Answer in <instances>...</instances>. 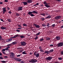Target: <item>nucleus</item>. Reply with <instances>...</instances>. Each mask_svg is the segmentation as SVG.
<instances>
[{
	"label": "nucleus",
	"mask_w": 63,
	"mask_h": 63,
	"mask_svg": "<svg viewBox=\"0 0 63 63\" xmlns=\"http://www.w3.org/2000/svg\"><path fill=\"white\" fill-rule=\"evenodd\" d=\"M38 11L37 12L36 11L34 10L33 11H32V12H29L28 13V14L30 16H35V15H34L32 14L34 13V14H38Z\"/></svg>",
	"instance_id": "f257e3e1"
},
{
	"label": "nucleus",
	"mask_w": 63,
	"mask_h": 63,
	"mask_svg": "<svg viewBox=\"0 0 63 63\" xmlns=\"http://www.w3.org/2000/svg\"><path fill=\"white\" fill-rule=\"evenodd\" d=\"M29 62L30 63H36V62H38V61L36 59H32L30 60L29 61Z\"/></svg>",
	"instance_id": "f03ea898"
},
{
	"label": "nucleus",
	"mask_w": 63,
	"mask_h": 63,
	"mask_svg": "<svg viewBox=\"0 0 63 63\" xmlns=\"http://www.w3.org/2000/svg\"><path fill=\"white\" fill-rule=\"evenodd\" d=\"M10 54L11 55L10 56V57H11V58H14L15 57H14V56H15L14 53L13 52H10Z\"/></svg>",
	"instance_id": "7ed1b4c3"
},
{
	"label": "nucleus",
	"mask_w": 63,
	"mask_h": 63,
	"mask_svg": "<svg viewBox=\"0 0 63 63\" xmlns=\"http://www.w3.org/2000/svg\"><path fill=\"white\" fill-rule=\"evenodd\" d=\"M52 59V57H48L45 59L46 60H48V61H50Z\"/></svg>",
	"instance_id": "20e7f679"
},
{
	"label": "nucleus",
	"mask_w": 63,
	"mask_h": 63,
	"mask_svg": "<svg viewBox=\"0 0 63 63\" xmlns=\"http://www.w3.org/2000/svg\"><path fill=\"white\" fill-rule=\"evenodd\" d=\"M61 17V16H56L55 17V19L56 20H58V19H60Z\"/></svg>",
	"instance_id": "39448f33"
},
{
	"label": "nucleus",
	"mask_w": 63,
	"mask_h": 63,
	"mask_svg": "<svg viewBox=\"0 0 63 63\" xmlns=\"http://www.w3.org/2000/svg\"><path fill=\"white\" fill-rule=\"evenodd\" d=\"M63 46V42H61L58 44L57 46L58 47H62Z\"/></svg>",
	"instance_id": "423d86ee"
},
{
	"label": "nucleus",
	"mask_w": 63,
	"mask_h": 63,
	"mask_svg": "<svg viewBox=\"0 0 63 63\" xmlns=\"http://www.w3.org/2000/svg\"><path fill=\"white\" fill-rule=\"evenodd\" d=\"M21 46H26V43L25 42H21Z\"/></svg>",
	"instance_id": "0eeeda50"
},
{
	"label": "nucleus",
	"mask_w": 63,
	"mask_h": 63,
	"mask_svg": "<svg viewBox=\"0 0 63 63\" xmlns=\"http://www.w3.org/2000/svg\"><path fill=\"white\" fill-rule=\"evenodd\" d=\"M33 24L34 26H35V27H36V28H39V27H40V26L38 25L37 24Z\"/></svg>",
	"instance_id": "6e6552de"
},
{
	"label": "nucleus",
	"mask_w": 63,
	"mask_h": 63,
	"mask_svg": "<svg viewBox=\"0 0 63 63\" xmlns=\"http://www.w3.org/2000/svg\"><path fill=\"white\" fill-rule=\"evenodd\" d=\"M2 10L3 11V14H5V13H6V8L5 7L4 8H2Z\"/></svg>",
	"instance_id": "1a4fd4ad"
},
{
	"label": "nucleus",
	"mask_w": 63,
	"mask_h": 63,
	"mask_svg": "<svg viewBox=\"0 0 63 63\" xmlns=\"http://www.w3.org/2000/svg\"><path fill=\"white\" fill-rule=\"evenodd\" d=\"M23 8V7L21 6L19 7L17 9V10H18V11H22V10Z\"/></svg>",
	"instance_id": "9d476101"
},
{
	"label": "nucleus",
	"mask_w": 63,
	"mask_h": 63,
	"mask_svg": "<svg viewBox=\"0 0 63 63\" xmlns=\"http://www.w3.org/2000/svg\"><path fill=\"white\" fill-rule=\"evenodd\" d=\"M55 38L58 41H59L61 39V37L59 36H57Z\"/></svg>",
	"instance_id": "9b49d317"
},
{
	"label": "nucleus",
	"mask_w": 63,
	"mask_h": 63,
	"mask_svg": "<svg viewBox=\"0 0 63 63\" xmlns=\"http://www.w3.org/2000/svg\"><path fill=\"white\" fill-rule=\"evenodd\" d=\"M32 1V0H27V2L28 3H31Z\"/></svg>",
	"instance_id": "f8f14e48"
},
{
	"label": "nucleus",
	"mask_w": 63,
	"mask_h": 63,
	"mask_svg": "<svg viewBox=\"0 0 63 63\" xmlns=\"http://www.w3.org/2000/svg\"><path fill=\"white\" fill-rule=\"evenodd\" d=\"M0 29H2V30H4L5 29H6V27L2 26L0 27Z\"/></svg>",
	"instance_id": "ddd939ff"
},
{
	"label": "nucleus",
	"mask_w": 63,
	"mask_h": 63,
	"mask_svg": "<svg viewBox=\"0 0 63 63\" xmlns=\"http://www.w3.org/2000/svg\"><path fill=\"white\" fill-rule=\"evenodd\" d=\"M45 53H47V54H49L50 53V51H47L45 52Z\"/></svg>",
	"instance_id": "4468645a"
},
{
	"label": "nucleus",
	"mask_w": 63,
	"mask_h": 63,
	"mask_svg": "<svg viewBox=\"0 0 63 63\" xmlns=\"http://www.w3.org/2000/svg\"><path fill=\"white\" fill-rule=\"evenodd\" d=\"M45 6L47 7V8H50V6L47 4H45Z\"/></svg>",
	"instance_id": "2eb2a0df"
},
{
	"label": "nucleus",
	"mask_w": 63,
	"mask_h": 63,
	"mask_svg": "<svg viewBox=\"0 0 63 63\" xmlns=\"http://www.w3.org/2000/svg\"><path fill=\"white\" fill-rule=\"evenodd\" d=\"M12 40V39H9L6 40V42H10Z\"/></svg>",
	"instance_id": "dca6fc26"
},
{
	"label": "nucleus",
	"mask_w": 63,
	"mask_h": 63,
	"mask_svg": "<svg viewBox=\"0 0 63 63\" xmlns=\"http://www.w3.org/2000/svg\"><path fill=\"white\" fill-rule=\"evenodd\" d=\"M22 3H23L24 4V5H27V4H28L27 3V2H22Z\"/></svg>",
	"instance_id": "f3484780"
},
{
	"label": "nucleus",
	"mask_w": 63,
	"mask_h": 63,
	"mask_svg": "<svg viewBox=\"0 0 63 63\" xmlns=\"http://www.w3.org/2000/svg\"><path fill=\"white\" fill-rule=\"evenodd\" d=\"M19 37H20V38L21 39H22L23 38H24L25 37V36L23 35H22L21 36H18Z\"/></svg>",
	"instance_id": "a211bd4d"
},
{
	"label": "nucleus",
	"mask_w": 63,
	"mask_h": 63,
	"mask_svg": "<svg viewBox=\"0 0 63 63\" xmlns=\"http://www.w3.org/2000/svg\"><path fill=\"white\" fill-rule=\"evenodd\" d=\"M17 44V42H13L12 43V44L14 45H16Z\"/></svg>",
	"instance_id": "6ab92c4d"
},
{
	"label": "nucleus",
	"mask_w": 63,
	"mask_h": 63,
	"mask_svg": "<svg viewBox=\"0 0 63 63\" xmlns=\"http://www.w3.org/2000/svg\"><path fill=\"white\" fill-rule=\"evenodd\" d=\"M16 16H19L20 15V14L17 13H16Z\"/></svg>",
	"instance_id": "aec40b11"
},
{
	"label": "nucleus",
	"mask_w": 63,
	"mask_h": 63,
	"mask_svg": "<svg viewBox=\"0 0 63 63\" xmlns=\"http://www.w3.org/2000/svg\"><path fill=\"white\" fill-rule=\"evenodd\" d=\"M18 36H19L17 35H15L14 36H13V38H16V37Z\"/></svg>",
	"instance_id": "412c9836"
},
{
	"label": "nucleus",
	"mask_w": 63,
	"mask_h": 63,
	"mask_svg": "<svg viewBox=\"0 0 63 63\" xmlns=\"http://www.w3.org/2000/svg\"><path fill=\"white\" fill-rule=\"evenodd\" d=\"M36 56V57H39V53H37Z\"/></svg>",
	"instance_id": "4be33fe9"
},
{
	"label": "nucleus",
	"mask_w": 63,
	"mask_h": 63,
	"mask_svg": "<svg viewBox=\"0 0 63 63\" xmlns=\"http://www.w3.org/2000/svg\"><path fill=\"white\" fill-rule=\"evenodd\" d=\"M7 20L9 22H11V19H7Z\"/></svg>",
	"instance_id": "5701e85b"
},
{
	"label": "nucleus",
	"mask_w": 63,
	"mask_h": 63,
	"mask_svg": "<svg viewBox=\"0 0 63 63\" xmlns=\"http://www.w3.org/2000/svg\"><path fill=\"white\" fill-rule=\"evenodd\" d=\"M37 54V52H34V56H36Z\"/></svg>",
	"instance_id": "b1692460"
},
{
	"label": "nucleus",
	"mask_w": 63,
	"mask_h": 63,
	"mask_svg": "<svg viewBox=\"0 0 63 63\" xmlns=\"http://www.w3.org/2000/svg\"><path fill=\"white\" fill-rule=\"evenodd\" d=\"M50 38H49V37H47L46 38L47 40V41L50 40Z\"/></svg>",
	"instance_id": "393cba45"
},
{
	"label": "nucleus",
	"mask_w": 63,
	"mask_h": 63,
	"mask_svg": "<svg viewBox=\"0 0 63 63\" xmlns=\"http://www.w3.org/2000/svg\"><path fill=\"white\" fill-rule=\"evenodd\" d=\"M22 53L23 54H27V53L25 52V51L23 52Z\"/></svg>",
	"instance_id": "a878e982"
},
{
	"label": "nucleus",
	"mask_w": 63,
	"mask_h": 63,
	"mask_svg": "<svg viewBox=\"0 0 63 63\" xmlns=\"http://www.w3.org/2000/svg\"><path fill=\"white\" fill-rule=\"evenodd\" d=\"M41 15H42V16H45V15H46V14H45L44 13H42L40 14Z\"/></svg>",
	"instance_id": "bb28decb"
},
{
	"label": "nucleus",
	"mask_w": 63,
	"mask_h": 63,
	"mask_svg": "<svg viewBox=\"0 0 63 63\" xmlns=\"http://www.w3.org/2000/svg\"><path fill=\"white\" fill-rule=\"evenodd\" d=\"M50 52H52L53 51V49H51L49 51Z\"/></svg>",
	"instance_id": "cd10ccee"
},
{
	"label": "nucleus",
	"mask_w": 63,
	"mask_h": 63,
	"mask_svg": "<svg viewBox=\"0 0 63 63\" xmlns=\"http://www.w3.org/2000/svg\"><path fill=\"white\" fill-rule=\"evenodd\" d=\"M21 60L20 59L18 58V59H17V61H20Z\"/></svg>",
	"instance_id": "c85d7f7f"
},
{
	"label": "nucleus",
	"mask_w": 63,
	"mask_h": 63,
	"mask_svg": "<svg viewBox=\"0 0 63 63\" xmlns=\"http://www.w3.org/2000/svg\"><path fill=\"white\" fill-rule=\"evenodd\" d=\"M51 16H49L47 17V18H51Z\"/></svg>",
	"instance_id": "c756f323"
},
{
	"label": "nucleus",
	"mask_w": 63,
	"mask_h": 63,
	"mask_svg": "<svg viewBox=\"0 0 63 63\" xmlns=\"http://www.w3.org/2000/svg\"><path fill=\"white\" fill-rule=\"evenodd\" d=\"M41 19H42L43 20V21H44L45 20V18H41Z\"/></svg>",
	"instance_id": "7c9ffc66"
},
{
	"label": "nucleus",
	"mask_w": 63,
	"mask_h": 63,
	"mask_svg": "<svg viewBox=\"0 0 63 63\" xmlns=\"http://www.w3.org/2000/svg\"><path fill=\"white\" fill-rule=\"evenodd\" d=\"M23 26H27V24H24L23 25Z\"/></svg>",
	"instance_id": "2f4dec72"
},
{
	"label": "nucleus",
	"mask_w": 63,
	"mask_h": 63,
	"mask_svg": "<svg viewBox=\"0 0 63 63\" xmlns=\"http://www.w3.org/2000/svg\"><path fill=\"white\" fill-rule=\"evenodd\" d=\"M1 62H2V63H6V62L4 61H1Z\"/></svg>",
	"instance_id": "473e14b6"
},
{
	"label": "nucleus",
	"mask_w": 63,
	"mask_h": 63,
	"mask_svg": "<svg viewBox=\"0 0 63 63\" xmlns=\"http://www.w3.org/2000/svg\"><path fill=\"white\" fill-rule=\"evenodd\" d=\"M43 3L44 4H45V5H46V4H47V2H46V1H44L43 2Z\"/></svg>",
	"instance_id": "72a5a7b5"
},
{
	"label": "nucleus",
	"mask_w": 63,
	"mask_h": 63,
	"mask_svg": "<svg viewBox=\"0 0 63 63\" xmlns=\"http://www.w3.org/2000/svg\"><path fill=\"white\" fill-rule=\"evenodd\" d=\"M55 24H54L52 25V26L53 27V28H54L55 27Z\"/></svg>",
	"instance_id": "f704fd0d"
},
{
	"label": "nucleus",
	"mask_w": 63,
	"mask_h": 63,
	"mask_svg": "<svg viewBox=\"0 0 63 63\" xmlns=\"http://www.w3.org/2000/svg\"><path fill=\"white\" fill-rule=\"evenodd\" d=\"M58 59H59V60H62V58H61V57L59 58H58Z\"/></svg>",
	"instance_id": "c9c22d12"
},
{
	"label": "nucleus",
	"mask_w": 63,
	"mask_h": 63,
	"mask_svg": "<svg viewBox=\"0 0 63 63\" xmlns=\"http://www.w3.org/2000/svg\"><path fill=\"white\" fill-rule=\"evenodd\" d=\"M41 33L40 32H39L38 33H37V34H36V35H38Z\"/></svg>",
	"instance_id": "e433bc0d"
},
{
	"label": "nucleus",
	"mask_w": 63,
	"mask_h": 63,
	"mask_svg": "<svg viewBox=\"0 0 63 63\" xmlns=\"http://www.w3.org/2000/svg\"><path fill=\"white\" fill-rule=\"evenodd\" d=\"M42 25L43 27H45V26H46V25H45V24H42Z\"/></svg>",
	"instance_id": "4c0bfd02"
},
{
	"label": "nucleus",
	"mask_w": 63,
	"mask_h": 63,
	"mask_svg": "<svg viewBox=\"0 0 63 63\" xmlns=\"http://www.w3.org/2000/svg\"><path fill=\"white\" fill-rule=\"evenodd\" d=\"M17 49L18 50H19V49H22V48H21V47L17 48Z\"/></svg>",
	"instance_id": "58836bf2"
},
{
	"label": "nucleus",
	"mask_w": 63,
	"mask_h": 63,
	"mask_svg": "<svg viewBox=\"0 0 63 63\" xmlns=\"http://www.w3.org/2000/svg\"><path fill=\"white\" fill-rule=\"evenodd\" d=\"M40 51H41V52H44V50H43V49H40Z\"/></svg>",
	"instance_id": "ea45409f"
},
{
	"label": "nucleus",
	"mask_w": 63,
	"mask_h": 63,
	"mask_svg": "<svg viewBox=\"0 0 63 63\" xmlns=\"http://www.w3.org/2000/svg\"><path fill=\"white\" fill-rule=\"evenodd\" d=\"M43 40H44V38H42L40 39V41H43Z\"/></svg>",
	"instance_id": "a19ab883"
},
{
	"label": "nucleus",
	"mask_w": 63,
	"mask_h": 63,
	"mask_svg": "<svg viewBox=\"0 0 63 63\" xmlns=\"http://www.w3.org/2000/svg\"><path fill=\"white\" fill-rule=\"evenodd\" d=\"M14 59L15 60H16V61H17L18 58H14Z\"/></svg>",
	"instance_id": "79ce46f5"
},
{
	"label": "nucleus",
	"mask_w": 63,
	"mask_h": 63,
	"mask_svg": "<svg viewBox=\"0 0 63 63\" xmlns=\"http://www.w3.org/2000/svg\"><path fill=\"white\" fill-rule=\"evenodd\" d=\"M61 54L62 55H63V51H61Z\"/></svg>",
	"instance_id": "37998d69"
},
{
	"label": "nucleus",
	"mask_w": 63,
	"mask_h": 63,
	"mask_svg": "<svg viewBox=\"0 0 63 63\" xmlns=\"http://www.w3.org/2000/svg\"><path fill=\"white\" fill-rule=\"evenodd\" d=\"M12 45L11 44H8L7 45V46H8V47L9 46H12Z\"/></svg>",
	"instance_id": "c03bdc74"
},
{
	"label": "nucleus",
	"mask_w": 63,
	"mask_h": 63,
	"mask_svg": "<svg viewBox=\"0 0 63 63\" xmlns=\"http://www.w3.org/2000/svg\"><path fill=\"white\" fill-rule=\"evenodd\" d=\"M38 37L37 36H36V37L35 38V40H37V39H38Z\"/></svg>",
	"instance_id": "a18cd8bd"
},
{
	"label": "nucleus",
	"mask_w": 63,
	"mask_h": 63,
	"mask_svg": "<svg viewBox=\"0 0 63 63\" xmlns=\"http://www.w3.org/2000/svg\"><path fill=\"white\" fill-rule=\"evenodd\" d=\"M0 59H3V58L2 56L1 57L0 56Z\"/></svg>",
	"instance_id": "49530a36"
},
{
	"label": "nucleus",
	"mask_w": 63,
	"mask_h": 63,
	"mask_svg": "<svg viewBox=\"0 0 63 63\" xmlns=\"http://www.w3.org/2000/svg\"><path fill=\"white\" fill-rule=\"evenodd\" d=\"M21 56V55H18L16 56L17 57H19V56Z\"/></svg>",
	"instance_id": "de8ad7c7"
},
{
	"label": "nucleus",
	"mask_w": 63,
	"mask_h": 63,
	"mask_svg": "<svg viewBox=\"0 0 63 63\" xmlns=\"http://www.w3.org/2000/svg\"><path fill=\"white\" fill-rule=\"evenodd\" d=\"M16 31L17 32H19L20 31L18 30H16Z\"/></svg>",
	"instance_id": "09e8293b"
},
{
	"label": "nucleus",
	"mask_w": 63,
	"mask_h": 63,
	"mask_svg": "<svg viewBox=\"0 0 63 63\" xmlns=\"http://www.w3.org/2000/svg\"><path fill=\"white\" fill-rule=\"evenodd\" d=\"M4 1H5V2H8V0H5Z\"/></svg>",
	"instance_id": "8fccbe9b"
},
{
	"label": "nucleus",
	"mask_w": 63,
	"mask_h": 63,
	"mask_svg": "<svg viewBox=\"0 0 63 63\" xmlns=\"http://www.w3.org/2000/svg\"><path fill=\"white\" fill-rule=\"evenodd\" d=\"M6 50V49H2V51H5Z\"/></svg>",
	"instance_id": "3c124183"
},
{
	"label": "nucleus",
	"mask_w": 63,
	"mask_h": 63,
	"mask_svg": "<svg viewBox=\"0 0 63 63\" xmlns=\"http://www.w3.org/2000/svg\"><path fill=\"white\" fill-rule=\"evenodd\" d=\"M53 45L52 44H51L50 45V47H53Z\"/></svg>",
	"instance_id": "603ef678"
},
{
	"label": "nucleus",
	"mask_w": 63,
	"mask_h": 63,
	"mask_svg": "<svg viewBox=\"0 0 63 63\" xmlns=\"http://www.w3.org/2000/svg\"><path fill=\"white\" fill-rule=\"evenodd\" d=\"M49 26V24L47 23V26Z\"/></svg>",
	"instance_id": "864d4df0"
},
{
	"label": "nucleus",
	"mask_w": 63,
	"mask_h": 63,
	"mask_svg": "<svg viewBox=\"0 0 63 63\" xmlns=\"http://www.w3.org/2000/svg\"><path fill=\"white\" fill-rule=\"evenodd\" d=\"M21 28H17V29H21Z\"/></svg>",
	"instance_id": "5fc2aeb1"
},
{
	"label": "nucleus",
	"mask_w": 63,
	"mask_h": 63,
	"mask_svg": "<svg viewBox=\"0 0 63 63\" xmlns=\"http://www.w3.org/2000/svg\"><path fill=\"white\" fill-rule=\"evenodd\" d=\"M21 49V50L20 51V52H22V51H23V49Z\"/></svg>",
	"instance_id": "6e6d98bb"
},
{
	"label": "nucleus",
	"mask_w": 63,
	"mask_h": 63,
	"mask_svg": "<svg viewBox=\"0 0 63 63\" xmlns=\"http://www.w3.org/2000/svg\"><path fill=\"white\" fill-rule=\"evenodd\" d=\"M18 26L19 27H21V25H18Z\"/></svg>",
	"instance_id": "4d7b16f0"
},
{
	"label": "nucleus",
	"mask_w": 63,
	"mask_h": 63,
	"mask_svg": "<svg viewBox=\"0 0 63 63\" xmlns=\"http://www.w3.org/2000/svg\"><path fill=\"white\" fill-rule=\"evenodd\" d=\"M7 48L8 49V48H10V47L8 46L7 47Z\"/></svg>",
	"instance_id": "13d9d810"
},
{
	"label": "nucleus",
	"mask_w": 63,
	"mask_h": 63,
	"mask_svg": "<svg viewBox=\"0 0 63 63\" xmlns=\"http://www.w3.org/2000/svg\"><path fill=\"white\" fill-rule=\"evenodd\" d=\"M8 13H9V14H12V12H11L10 11H9Z\"/></svg>",
	"instance_id": "bf43d9fd"
},
{
	"label": "nucleus",
	"mask_w": 63,
	"mask_h": 63,
	"mask_svg": "<svg viewBox=\"0 0 63 63\" xmlns=\"http://www.w3.org/2000/svg\"><path fill=\"white\" fill-rule=\"evenodd\" d=\"M63 28V25L62 26H61V28Z\"/></svg>",
	"instance_id": "052dcab7"
},
{
	"label": "nucleus",
	"mask_w": 63,
	"mask_h": 63,
	"mask_svg": "<svg viewBox=\"0 0 63 63\" xmlns=\"http://www.w3.org/2000/svg\"><path fill=\"white\" fill-rule=\"evenodd\" d=\"M5 49L6 50H8V49L7 48H5Z\"/></svg>",
	"instance_id": "680f3d73"
},
{
	"label": "nucleus",
	"mask_w": 63,
	"mask_h": 63,
	"mask_svg": "<svg viewBox=\"0 0 63 63\" xmlns=\"http://www.w3.org/2000/svg\"><path fill=\"white\" fill-rule=\"evenodd\" d=\"M0 20H1V21L3 22H4V20H3V19H0Z\"/></svg>",
	"instance_id": "e2e57ef3"
},
{
	"label": "nucleus",
	"mask_w": 63,
	"mask_h": 63,
	"mask_svg": "<svg viewBox=\"0 0 63 63\" xmlns=\"http://www.w3.org/2000/svg\"><path fill=\"white\" fill-rule=\"evenodd\" d=\"M39 49H40V50L41 49V48H42V47H39Z\"/></svg>",
	"instance_id": "0e129e2a"
},
{
	"label": "nucleus",
	"mask_w": 63,
	"mask_h": 63,
	"mask_svg": "<svg viewBox=\"0 0 63 63\" xmlns=\"http://www.w3.org/2000/svg\"><path fill=\"white\" fill-rule=\"evenodd\" d=\"M7 8H8V10H10V8H9V7H7Z\"/></svg>",
	"instance_id": "69168bd1"
},
{
	"label": "nucleus",
	"mask_w": 63,
	"mask_h": 63,
	"mask_svg": "<svg viewBox=\"0 0 63 63\" xmlns=\"http://www.w3.org/2000/svg\"><path fill=\"white\" fill-rule=\"evenodd\" d=\"M20 62L21 63H24V62H23V61H20Z\"/></svg>",
	"instance_id": "338daca9"
},
{
	"label": "nucleus",
	"mask_w": 63,
	"mask_h": 63,
	"mask_svg": "<svg viewBox=\"0 0 63 63\" xmlns=\"http://www.w3.org/2000/svg\"><path fill=\"white\" fill-rule=\"evenodd\" d=\"M0 4H3V2H0Z\"/></svg>",
	"instance_id": "774afa93"
}]
</instances>
